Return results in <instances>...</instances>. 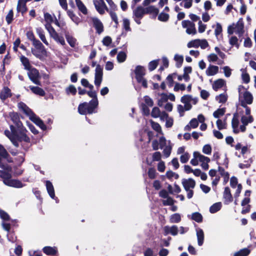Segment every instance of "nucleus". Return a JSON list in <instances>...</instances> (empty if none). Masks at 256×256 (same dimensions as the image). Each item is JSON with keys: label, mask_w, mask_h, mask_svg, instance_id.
<instances>
[{"label": "nucleus", "mask_w": 256, "mask_h": 256, "mask_svg": "<svg viewBox=\"0 0 256 256\" xmlns=\"http://www.w3.org/2000/svg\"><path fill=\"white\" fill-rule=\"evenodd\" d=\"M218 171L222 176L224 178V183H226L229 180L230 174L228 172H225L224 169L220 166H218Z\"/></svg>", "instance_id": "nucleus-29"}, {"label": "nucleus", "mask_w": 256, "mask_h": 256, "mask_svg": "<svg viewBox=\"0 0 256 256\" xmlns=\"http://www.w3.org/2000/svg\"><path fill=\"white\" fill-rule=\"evenodd\" d=\"M93 26L95 28L96 32L100 34L104 32V26L102 22L97 18H92Z\"/></svg>", "instance_id": "nucleus-8"}, {"label": "nucleus", "mask_w": 256, "mask_h": 256, "mask_svg": "<svg viewBox=\"0 0 256 256\" xmlns=\"http://www.w3.org/2000/svg\"><path fill=\"white\" fill-rule=\"evenodd\" d=\"M87 94L90 97L92 98L90 101H93L96 104H98V100L97 98V93L95 90H88Z\"/></svg>", "instance_id": "nucleus-39"}, {"label": "nucleus", "mask_w": 256, "mask_h": 256, "mask_svg": "<svg viewBox=\"0 0 256 256\" xmlns=\"http://www.w3.org/2000/svg\"><path fill=\"white\" fill-rule=\"evenodd\" d=\"M146 14H153L154 18L158 16L159 10L154 6H150L144 8Z\"/></svg>", "instance_id": "nucleus-22"}, {"label": "nucleus", "mask_w": 256, "mask_h": 256, "mask_svg": "<svg viewBox=\"0 0 256 256\" xmlns=\"http://www.w3.org/2000/svg\"><path fill=\"white\" fill-rule=\"evenodd\" d=\"M93 2L95 8L98 12L100 14H104L105 13V12L104 11L103 8H102L101 5L100 4V2H98L97 0H94Z\"/></svg>", "instance_id": "nucleus-49"}, {"label": "nucleus", "mask_w": 256, "mask_h": 256, "mask_svg": "<svg viewBox=\"0 0 256 256\" xmlns=\"http://www.w3.org/2000/svg\"><path fill=\"white\" fill-rule=\"evenodd\" d=\"M45 183L46 190L52 199H55V198H57L55 196L54 188L52 182L47 180H46Z\"/></svg>", "instance_id": "nucleus-16"}, {"label": "nucleus", "mask_w": 256, "mask_h": 256, "mask_svg": "<svg viewBox=\"0 0 256 256\" xmlns=\"http://www.w3.org/2000/svg\"><path fill=\"white\" fill-rule=\"evenodd\" d=\"M30 88L32 92L37 95L44 96L46 94L44 90L41 88L35 86H30Z\"/></svg>", "instance_id": "nucleus-26"}, {"label": "nucleus", "mask_w": 256, "mask_h": 256, "mask_svg": "<svg viewBox=\"0 0 256 256\" xmlns=\"http://www.w3.org/2000/svg\"><path fill=\"white\" fill-rule=\"evenodd\" d=\"M222 26L220 24L217 22L216 25V28L214 30V34L216 38L222 34Z\"/></svg>", "instance_id": "nucleus-51"}, {"label": "nucleus", "mask_w": 256, "mask_h": 256, "mask_svg": "<svg viewBox=\"0 0 256 256\" xmlns=\"http://www.w3.org/2000/svg\"><path fill=\"white\" fill-rule=\"evenodd\" d=\"M12 94L10 89L7 86H4L0 92V99L4 102L8 98H11Z\"/></svg>", "instance_id": "nucleus-6"}, {"label": "nucleus", "mask_w": 256, "mask_h": 256, "mask_svg": "<svg viewBox=\"0 0 256 256\" xmlns=\"http://www.w3.org/2000/svg\"><path fill=\"white\" fill-rule=\"evenodd\" d=\"M222 206L221 202H218L213 204L210 208V212L211 214H214L219 211Z\"/></svg>", "instance_id": "nucleus-31"}, {"label": "nucleus", "mask_w": 256, "mask_h": 256, "mask_svg": "<svg viewBox=\"0 0 256 256\" xmlns=\"http://www.w3.org/2000/svg\"><path fill=\"white\" fill-rule=\"evenodd\" d=\"M170 18V15L168 14L162 12L158 16V20L162 22H166Z\"/></svg>", "instance_id": "nucleus-47"}, {"label": "nucleus", "mask_w": 256, "mask_h": 256, "mask_svg": "<svg viewBox=\"0 0 256 256\" xmlns=\"http://www.w3.org/2000/svg\"><path fill=\"white\" fill-rule=\"evenodd\" d=\"M36 32H37L38 34V35L40 40H42V42L45 44H46V46H48V42L46 40L44 30L40 28H38L36 29Z\"/></svg>", "instance_id": "nucleus-32"}, {"label": "nucleus", "mask_w": 256, "mask_h": 256, "mask_svg": "<svg viewBox=\"0 0 256 256\" xmlns=\"http://www.w3.org/2000/svg\"><path fill=\"white\" fill-rule=\"evenodd\" d=\"M7 181L6 185L8 186L15 188H22L24 186L22 182L18 180L11 179L10 178Z\"/></svg>", "instance_id": "nucleus-15"}, {"label": "nucleus", "mask_w": 256, "mask_h": 256, "mask_svg": "<svg viewBox=\"0 0 256 256\" xmlns=\"http://www.w3.org/2000/svg\"><path fill=\"white\" fill-rule=\"evenodd\" d=\"M14 20V14L12 9L10 10L6 16V20L8 25L10 24Z\"/></svg>", "instance_id": "nucleus-35"}, {"label": "nucleus", "mask_w": 256, "mask_h": 256, "mask_svg": "<svg viewBox=\"0 0 256 256\" xmlns=\"http://www.w3.org/2000/svg\"><path fill=\"white\" fill-rule=\"evenodd\" d=\"M52 23L50 22H46V24H45V28L47 30L50 36H52L53 34L56 32L54 28L51 25Z\"/></svg>", "instance_id": "nucleus-61"}, {"label": "nucleus", "mask_w": 256, "mask_h": 256, "mask_svg": "<svg viewBox=\"0 0 256 256\" xmlns=\"http://www.w3.org/2000/svg\"><path fill=\"white\" fill-rule=\"evenodd\" d=\"M190 158V154L188 152H186L180 156V161L182 163L185 164L188 162Z\"/></svg>", "instance_id": "nucleus-54"}, {"label": "nucleus", "mask_w": 256, "mask_h": 256, "mask_svg": "<svg viewBox=\"0 0 256 256\" xmlns=\"http://www.w3.org/2000/svg\"><path fill=\"white\" fill-rule=\"evenodd\" d=\"M218 72V67L216 66L210 65L206 70V74L208 76L216 74Z\"/></svg>", "instance_id": "nucleus-24"}, {"label": "nucleus", "mask_w": 256, "mask_h": 256, "mask_svg": "<svg viewBox=\"0 0 256 256\" xmlns=\"http://www.w3.org/2000/svg\"><path fill=\"white\" fill-rule=\"evenodd\" d=\"M8 116L14 125L10 126V131L8 130H6L4 131V135L15 147L18 148L20 143H21L22 148L25 151H28L31 146V144L29 145L30 139L26 134L28 130L20 121L19 114L13 111L9 112Z\"/></svg>", "instance_id": "nucleus-1"}, {"label": "nucleus", "mask_w": 256, "mask_h": 256, "mask_svg": "<svg viewBox=\"0 0 256 256\" xmlns=\"http://www.w3.org/2000/svg\"><path fill=\"white\" fill-rule=\"evenodd\" d=\"M14 160L4 147L0 144V168L2 170L11 171L12 166L10 164L13 163Z\"/></svg>", "instance_id": "nucleus-2"}, {"label": "nucleus", "mask_w": 256, "mask_h": 256, "mask_svg": "<svg viewBox=\"0 0 256 256\" xmlns=\"http://www.w3.org/2000/svg\"><path fill=\"white\" fill-rule=\"evenodd\" d=\"M192 219L197 222H202L203 218L202 215L198 212H195L192 214Z\"/></svg>", "instance_id": "nucleus-40"}, {"label": "nucleus", "mask_w": 256, "mask_h": 256, "mask_svg": "<svg viewBox=\"0 0 256 256\" xmlns=\"http://www.w3.org/2000/svg\"><path fill=\"white\" fill-rule=\"evenodd\" d=\"M123 27L126 31H130L131 28L130 27V20L127 18H124L123 20Z\"/></svg>", "instance_id": "nucleus-63"}, {"label": "nucleus", "mask_w": 256, "mask_h": 256, "mask_svg": "<svg viewBox=\"0 0 256 256\" xmlns=\"http://www.w3.org/2000/svg\"><path fill=\"white\" fill-rule=\"evenodd\" d=\"M225 84V80L223 79L219 78L214 82L212 84V88L214 91H218L219 89L222 88Z\"/></svg>", "instance_id": "nucleus-20"}, {"label": "nucleus", "mask_w": 256, "mask_h": 256, "mask_svg": "<svg viewBox=\"0 0 256 256\" xmlns=\"http://www.w3.org/2000/svg\"><path fill=\"white\" fill-rule=\"evenodd\" d=\"M152 128L158 132H160L162 131V128L160 124L154 121L151 122Z\"/></svg>", "instance_id": "nucleus-59"}, {"label": "nucleus", "mask_w": 256, "mask_h": 256, "mask_svg": "<svg viewBox=\"0 0 256 256\" xmlns=\"http://www.w3.org/2000/svg\"><path fill=\"white\" fill-rule=\"evenodd\" d=\"M244 98L246 103L250 104L253 102V96L251 93L248 91H246L244 94Z\"/></svg>", "instance_id": "nucleus-36"}, {"label": "nucleus", "mask_w": 256, "mask_h": 256, "mask_svg": "<svg viewBox=\"0 0 256 256\" xmlns=\"http://www.w3.org/2000/svg\"><path fill=\"white\" fill-rule=\"evenodd\" d=\"M64 34L67 42L72 48H74L76 45V39L72 36L70 32L64 29Z\"/></svg>", "instance_id": "nucleus-12"}, {"label": "nucleus", "mask_w": 256, "mask_h": 256, "mask_svg": "<svg viewBox=\"0 0 256 256\" xmlns=\"http://www.w3.org/2000/svg\"><path fill=\"white\" fill-rule=\"evenodd\" d=\"M160 115V111L158 108L154 107L152 111L151 116L154 118H157Z\"/></svg>", "instance_id": "nucleus-52"}, {"label": "nucleus", "mask_w": 256, "mask_h": 256, "mask_svg": "<svg viewBox=\"0 0 256 256\" xmlns=\"http://www.w3.org/2000/svg\"><path fill=\"white\" fill-rule=\"evenodd\" d=\"M239 124L238 114L237 112L234 114L232 120V128H238Z\"/></svg>", "instance_id": "nucleus-37"}, {"label": "nucleus", "mask_w": 256, "mask_h": 256, "mask_svg": "<svg viewBox=\"0 0 256 256\" xmlns=\"http://www.w3.org/2000/svg\"><path fill=\"white\" fill-rule=\"evenodd\" d=\"M66 12L72 20L76 24H78L81 22L80 18L76 16L72 10H66Z\"/></svg>", "instance_id": "nucleus-28"}, {"label": "nucleus", "mask_w": 256, "mask_h": 256, "mask_svg": "<svg viewBox=\"0 0 256 256\" xmlns=\"http://www.w3.org/2000/svg\"><path fill=\"white\" fill-rule=\"evenodd\" d=\"M27 2H25V0H18L16 6L17 14L21 12L23 16L27 10L28 8L26 5Z\"/></svg>", "instance_id": "nucleus-11"}, {"label": "nucleus", "mask_w": 256, "mask_h": 256, "mask_svg": "<svg viewBox=\"0 0 256 256\" xmlns=\"http://www.w3.org/2000/svg\"><path fill=\"white\" fill-rule=\"evenodd\" d=\"M0 218L5 221H8L10 220V216L8 214L2 209H0Z\"/></svg>", "instance_id": "nucleus-53"}, {"label": "nucleus", "mask_w": 256, "mask_h": 256, "mask_svg": "<svg viewBox=\"0 0 256 256\" xmlns=\"http://www.w3.org/2000/svg\"><path fill=\"white\" fill-rule=\"evenodd\" d=\"M181 220L180 215L178 213L172 214L170 218V222L172 223H178Z\"/></svg>", "instance_id": "nucleus-45"}, {"label": "nucleus", "mask_w": 256, "mask_h": 256, "mask_svg": "<svg viewBox=\"0 0 256 256\" xmlns=\"http://www.w3.org/2000/svg\"><path fill=\"white\" fill-rule=\"evenodd\" d=\"M250 252V250L248 248H244L236 252L234 256H248Z\"/></svg>", "instance_id": "nucleus-44"}, {"label": "nucleus", "mask_w": 256, "mask_h": 256, "mask_svg": "<svg viewBox=\"0 0 256 256\" xmlns=\"http://www.w3.org/2000/svg\"><path fill=\"white\" fill-rule=\"evenodd\" d=\"M136 74V78L137 82H139L141 78L144 77L146 74L145 69L144 66H137L134 70Z\"/></svg>", "instance_id": "nucleus-13"}, {"label": "nucleus", "mask_w": 256, "mask_h": 256, "mask_svg": "<svg viewBox=\"0 0 256 256\" xmlns=\"http://www.w3.org/2000/svg\"><path fill=\"white\" fill-rule=\"evenodd\" d=\"M56 42L60 43L62 46L66 45L65 40L64 38L60 36L58 34L55 32L52 36H50Z\"/></svg>", "instance_id": "nucleus-25"}, {"label": "nucleus", "mask_w": 256, "mask_h": 256, "mask_svg": "<svg viewBox=\"0 0 256 256\" xmlns=\"http://www.w3.org/2000/svg\"><path fill=\"white\" fill-rule=\"evenodd\" d=\"M159 60H155L150 62L148 64V70L152 72L154 70L158 65Z\"/></svg>", "instance_id": "nucleus-43"}, {"label": "nucleus", "mask_w": 256, "mask_h": 256, "mask_svg": "<svg viewBox=\"0 0 256 256\" xmlns=\"http://www.w3.org/2000/svg\"><path fill=\"white\" fill-rule=\"evenodd\" d=\"M126 58V54L124 52H120L117 55V60L119 62H124Z\"/></svg>", "instance_id": "nucleus-50"}, {"label": "nucleus", "mask_w": 256, "mask_h": 256, "mask_svg": "<svg viewBox=\"0 0 256 256\" xmlns=\"http://www.w3.org/2000/svg\"><path fill=\"white\" fill-rule=\"evenodd\" d=\"M226 112V108H219L215 110L213 113V116L216 118H218L220 117L224 116Z\"/></svg>", "instance_id": "nucleus-34"}, {"label": "nucleus", "mask_w": 256, "mask_h": 256, "mask_svg": "<svg viewBox=\"0 0 256 256\" xmlns=\"http://www.w3.org/2000/svg\"><path fill=\"white\" fill-rule=\"evenodd\" d=\"M18 107L19 110L22 111V112L28 117L34 113V112L24 102H18Z\"/></svg>", "instance_id": "nucleus-7"}, {"label": "nucleus", "mask_w": 256, "mask_h": 256, "mask_svg": "<svg viewBox=\"0 0 256 256\" xmlns=\"http://www.w3.org/2000/svg\"><path fill=\"white\" fill-rule=\"evenodd\" d=\"M148 175L150 179H154L156 177V170L154 168H150L148 172Z\"/></svg>", "instance_id": "nucleus-55"}, {"label": "nucleus", "mask_w": 256, "mask_h": 256, "mask_svg": "<svg viewBox=\"0 0 256 256\" xmlns=\"http://www.w3.org/2000/svg\"><path fill=\"white\" fill-rule=\"evenodd\" d=\"M192 96L189 94H186L182 96L180 98V101L182 103H188L192 101Z\"/></svg>", "instance_id": "nucleus-60"}, {"label": "nucleus", "mask_w": 256, "mask_h": 256, "mask_svg": "<svg viewBox=\"0 0 256 256\" xmlns=\"http://www.w3.org/2000/svg\"><path fill=\"white\" fill-rule=\"evenodd\" d=\"M223 198L224 200V204H228L233 201V197L231 194L230 190L228 186L224 188L223 194Z\"/></svg>", "instance_id": "nucleus-9"}, {"label": "nucleus", "mask_w": 256, "mask_h": 256, "mask_svg": "<svg viewBox=\"0 0 256 256\" xmlns=\"http://www.w3.org/2000/svg\"><path fill=\"white\" fill-rule=\"evenodd\" d=\"M216 100L218 101L219 103L224 104L228 100V96L224 93L221 94L216 96Z\"/></svg>", "instance_id": "nucleus-41"}, {"label": "nucleus", "mask_w": 256, "mask_h": 256, "mask_svg": "<svg viewBox=\"0 0 256 256\" xmlns=\"http://www.w3.org/2000/svg\"><path fill=\"white\" fill-rule=\"evenodd\" d=\"M20 166H18V164L14 166H12V172H10V174L12 173L14 176H18L22 175L24 171V169L21 168H20Z\"/></svg>", "instance_id": "nucleus-30"}, {"label": "nucleus", "mask_w": 256, "mask_h": 256, "mask_svg": "<svg viewBox=\"0 0 256 256\" xmlns=\"http://www.w3.org/2000/svg\"><path fill=\"white\" fill-rule=\"evenodd\" d=\"M182 183L186 190H188L190 188H194L196 186V182L192 178L188 179L184 178L182 180Z\"/></svg>", "instance_id": "nucleus-10"}, {"label": "nucleus", "mask_w": 256, "mask_h": 256, "mask_svg": "<svg viewBox=\"0 0 256 256\" xmlns=\"http://www.w3.org/2000/svg\"><path fill=\"white\" fill-rule=\"evenodd\" d=\"M144 14H146L144 8L140 6H138L133 10V17L142 18Z\"/></svg>", "instance_id": "nucleus-17"}, {"label": "nucleus", "mask_w": 256, "mask_h": 256, "mask_svg": "<svg viewBox=\"0 0 256 256\" xmlns=\"http://www.w3.org/2000/svg\"><path fill=\"white\" fill-rule=\"evenodd\" d=\"M42 250L44 254L48 256H55L58 253V250L55 247L46 246L42 248Z\"/></svg>", "instance_id": "nucleus-21"}, {"label": "nucleus", "mask_w": 256, "mask_h": 256, "mask_svg": "<svg viewBox=\"0 0 256 256\" xmlns=\"http://www.w3.org/2000/svg\"><path fill=\"white\" fill-rule=\"evenodd\" d=\"M148 106H146V104L142 103L140 105L142 111V113L144 116H148L150 114V109L148 108Z\"/></svg>", "instance_id": "nucleus-62"}, {"label": "nucleus", "mask_w": 256, "mask_h": 256, "mask_svg": "<svg viewBox=\"0 0 256 256\" xmlns=\"http://www.w3.org/2000/svg\"><path fill=\"white\" fill-rule=\"evenodd\" d=\"M216 124L218 127V128L219 130H222L226 128V124H224L222 122V120L218 119L216 122Z\"/></svg>", "instance_id": "nucleus-57"}, {"label": "nucleus", "mask_w": 256, "mask_h": 256, "mask_svg": "<svg viewBox=\"0 0 256 256\" xmlns=\"http://www.w3.org/2000/svg\"><path fill=\"white\" fill-rule=\"evenodd\" d=\"M12 168L11 171H8L6 170H0V178L3 179V182L6 184L7 180L10 178L12 176L10 172H12Z\"/></svg>", "instance_id": "nucleus-19"}, {"label": "nucleus", "mask_w": 256, "mask_h": 256, "mask_svg": "<svg viewBox=\"0 0 256 256\" xmlns=\"http://www.w3.org/2000/svg\"><path fill=\"white\" fill-rule=\"evenodd\" d=\"M186 90V86L184 84H180L178 82H176L175 86L174 88V90L175 92H178L179 90H181L182 91L184 90Z\"/></svg>", "instance_id": "nucleus-56"}, {"label": "nucleus", "mask_w": 256, "mask_h": 256, "mask_svg": "<svg viewBox=\"0 0 256 256\" xmlns=\"http://www.w3.org/2000/svg\"><path fill=\"white\" fill-rule=\"evenodd\" d=\"M98 104L93 101H90L89 102H84L80 104L78 106V112L80 114L86 115V114H92L97 112L96 109Z\"/></svg>", "instance_id": "nucleus-3"}, {"label": "nucleus", "mask_w": 256, "mask_h": 256, "mask_svg": "<svg viewBox=\"0 0 256 256\" xmlns=\"http://www.w3.org/2000/svg\"><path fill=\"white\" fill-rule=\"evenodd\" d=\"M164 235L170 234L172 236H176L178 234V227L176 226H172L171 227L166 226L164 227Z\"/></svg>", "instance_id": "nucleus-18"}, {"label": "nucleus", "mask_w": 256, "mask_h": 256, "mask_svg": "<svg viewBox=\"0 0 256 256\" xmlns=\"http://www.w3.org/2000/svg\"><path fill=\"white\" fill-rule=\"evenodd\" d=\"M172 150V146H166L163 150V153L166 158L170 156Z\"/></svg>", "instance_id": "nucleus-64"}, {"label": "nucleus", "mask_w": 256, "mask_h": 256, "mask_svg": "<svg viewBox=\"0 0 256 256\" xmlns=\"http://www.w3.org/2000/svg\"><path fill=\"white\" fill-rule=\"evenodd\" d=\"M76 6L78 10L84 14H88V9L81 0H75Z\"/></svg>", "instance_id": "nucleus-23"}, {"label": "nucleus", "mask_w": 256, "mask_h": 256, "mask_svg": "<svg viewBox=\"0 0 256 256\" xmlns=\"http://www.w3.org/2000/svg\"><path fill=\"white\" fill-rule=\"evenodd\" d=\"M166 198V200H162L164 206H172L174 204V200L172 198L168 196Z\"/></svg>", "instance_id": "nucleus-58"}, {"label": "nucleus", "mask_w": 256, "mask_h": 256, "mask_svg": "<svg viewBox=\"0 0 256 256\" xmlns=\"http://www.w3.org/2000/svg\"><path fill=\"white\" fill-rule=\"evenodd\" d=\"M28 70V75L30 80L34 84L40 86L41 82L39 80L40 76L38 70L34 68H31L29 70Z\"/></svg>", "instance_id": "nucleus-4"}, {"label": "nucleus", "mask_w": 256, "mask_h": 256, "mask_svg": "<svg viewBox=\"0 0 256 256\" xmlns=\"http://www.w3.org/2000/svg\"><path fill=\"white\" fill-rule=\"evenodd\" d=\"M65 90L68 95L71 94L72 96H75L77 92L76 88L73 84H70L66 88Z\"/></svg>", "instance_id": "nucleus-38"}, {"label": "nucleus", "mask_w": 256, "mask_h": 256, "mask_svg": "<svg viewBox=\"0 0 256 256\" xmlns=\"http://www.w3.org/2000/svg\"><path fill=\"white\" fill-rule=\"evenodd\" d=\"M236 29V32L238 35L239 36H242L244 32V23L242 18H240L234 27Z\"/></svg>", "instance_id": "nucleus-14"}, {"label": "nucleus", "mask_w": 256, "mask_h": 256, "mask_svg": "<svg viewBox=\"0 0 256 256\" xmlns=\"http://www.w3.org/2000/svg\"><path fill=\"white\" fill-rule=\"evenodd\" d=\"M20 60L26 70H28L32 68L30 64L29 60L27 58L24 56H22L20 58Z\"/></svg>", "instance_id": "nucleus-33"}, {"label": "nucleus", "mask_w": 256, "mask_h": 256, "mask_svg": "<svg viewBox=\"0 0 256 256\" xmlns=\"http://www.w3.org/2000/svg\"><path fill=\"white\" fill-rule=\"evenodd\" d=\"M174 60L176 62V67L178 68H180L184 62V57L182 56L176 54L174 57Z\"/></svg>", "instance_id": "nucleus-42"}, {"label": "nucleus", "mask_w": 256, "mask_h": 256, "mask_svg": "<svg viewBox=\"0 0 256 256\" xmlns=\"http://www.w3.org/2000/svg\"><path fill=\"white\" fill-rule=\"evenodd\" d=\"M29 118L42 130H46V126L45 125L42 120L34 112L29 117Z\"/></svg>", "instance_id": "nucleus-5"}, {"label": "nucleus", "mask_w": 256, "mask_h": 256, "mask_svg": "<svg viewBox=\"0 0 256 256\" xmlns=\"http://www.w3.org/2000/svg\"><path fill=\"white\" fill-rule=\"evenodd\" d=\"M32 42L33 45L35 46L36 49L42 50V51L45 52V50L44 49V46L36 38Z\"/></svg>", "instance_id": "nucleus-46"}, {"label": "nucleus", "mask_w": 256, "mask_h": 256, "mask_svg": "<svg viewBox=\"0 0 256 256\" xmlns=\"http://www.w3.org/2000/svg\"><path fill=\"white\" fill-rule=\"evenodd\" d=\"M200 42L199 39L192 40L188 42V44H187V46L188 48H198L200 46Z\"/></svg>", "instance_id": "nucleus-48"}, {"label": "nucleus", "mask_w": 256, "mask_h": 256, "mask_svg": "<svg viewBox=\"0 0 256 256\" xmlns=\"http://www.w3.org/2000/svg\"><path fill=\"white\" fill-rule=\"evenodd\" d=\"M196 236L198 238V244L199 246L203 244L204 240V232L202 229L199 228L196 231Z\"/></svg>", "instance_id": "nucleus-27"}]
</instances>
